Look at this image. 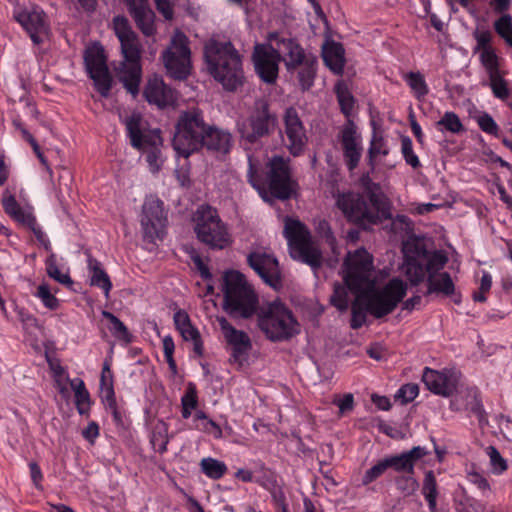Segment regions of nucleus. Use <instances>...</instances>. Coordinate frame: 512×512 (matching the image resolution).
Here are the masks:
<instances>
[{
	"label": "nucleus",
	"instance_id": "obj_45",
	"mask_svg": "<svg viewBox=\"0 0 512 512\" xmlns=\"http://www.w3.org/2000/svg\"><path fill=\"white\" fill-rule=\"evenodd\" d=\"M402 251L405 259H425L428 253L424 243L417 238L405 241Z\"/></svg>",
	"mask_w": 512,
	"mask_h": 512
},
{
	"label": "nucleus",
	"instance_id": "obj_26",
	"mask_svg": "<svg viewBox=\"0 0 512 512\" xmlns=\"http://www.w3.org/2000/svg\"><path fill=\"white\" fill-rule=\"evenodd\" d=\"M324 65L337 76L344 72L346 64L345 49L343 45L335 41H326L321 50Z\"/></svg>",
	"mask_w": 512,
	"mask_h": 512
},
{
	"label": "nucleus",
	"instance_id": "obj_22",
	"mask_svg": "<svg viewBox=\"0 0 512 512\" xmlns=\"http://www.w3.org/2000/svg\"><path fill=\"white\" fill-rule=\"evenodd\" d=\"M143 96L148 103L154 104L159 108L173 105L176 101L175 91L166 85L163 79L157 75L147 80Z\"/></svg>",
	"mask_w": 512,
	"mask_h": 512
},
{
	"label": "nucleus",
	"instance_id": "obj_35",
	"mask_svg": "<svg viewBox=\"0 0 512 512\" xmlns=\"http://www.w3.org/2000/svg\"><path fill=\"white\" fill-rule=\"evenodd\" d=\"M344 264L347 270L360 271L364 273H372L373 259L372 256L364 249L359 248L354 254H349Z\"/></svg>",
	"mask_w": 512,
	"mask_h": 512
},
{
	"label": "nucleus",
	"instance_id": "obj_33",
	"mask_svg": "<svg viewBox=\"0 0 512 512\" xmlns=\"http://www.w3.org/2000/svg\"><path fill=\"white\" fill-rule=\"evenodd\" d=\"M367 313L371 314V309L362 292L360 295L355 296L351 303L350 327L354 330L361 328L366 322Z\"/></svg>",
	"mask_w": 512,
	"mask_h": 512
},
{
	"label": "nucleus",
	"instance_id": "obj_3",
	"mask_svg": "<svg viewBox=\"0 0 512 512\" xmlns=\"http://www.w3.org/2000/svg\"><path fill=\"white\" fill-rule=\"evenodd\" d=\"M248 161V182L263 201L271 204L275 199L284 201L294 195L296 182L292 178L289 159L281 156L272 157L267 163L265 174L258 171L250 156Z\"/></svg>",
	"mask_w": 512,
	"mask_h": 512
},
{
	"label": "nucleus",
	"instance_id": "obj_53",
	"mask_svg": "<svg viewBox=\"0 0 512 512\" xmlns=\"http://www.w3.org/2000/svg\"><path fill=\"white\" fill-rule=\"evenodd\" d=\"M47 274L55 281L63 285H72L73 281L68 273H62L56 264L55 260L51 257L47 261Z\"/></svg>",
	"mask_w": 512,
	"mask_h": 512
},
{
	"label": "nucleus",
	"instance_id": "obj_7",
	"mask_svg": "<svg viewBox=\"0 0 512 512\" xmlns=\"http://www.w3.org/2000/svg\"><path fill=\"white\" fill-rule=\"evenodd\" d=\"M258 327L272 342H283L299 333L292 311L280 301L268 303L257 313Z\"/></svg>",
	"mask_w": 512,
	"mask_h": 512
},
{
	"label": "nucleus",
	"instance_id": "obj_64",
	"mask_svg": "<svg viewBox=\"0 0 512 512\" xmlns=\"http://www.w3.org/2000/svg\"><path fill=\"white\" fill-rule=\"evenodd\" d=\"M100 388L102 401L106 404L107 408H113L117 404L113 383L109 382L106 386H101Z\"/></svg>",
	"mask_w": 512,
	"mask_h": 512
},
{
	"label": "nucleus",
	"instance_id": "obj_50",
	"mask_svg": "<svg viewBox=\"0 0 512 512\" xmlns=\"http://www.w3.org/2000/svg\"><path fill=\"white\" fill-rule=\"evenodd\" d=\"M385 459L388 468H392L396 472H404L407 474L414 473L413 464L409 461L404 452L399 455L386 457Z\"/></svg>",
	"mask_w": 512,
	"mask_h": 512
},
{
	"label": "nucleus",
	"instance_id": "obj_48",
	"mask_svg": "<svg viewBox=\"0 0 512 512\" xmlns=\"http://www.w3.org/2000/svg\"><path fill=\"white\" fill-rule=\"evenodd\" d=\"M496 33L504 39V41L512 47V18L510 15H502L494 22Z\"/></svg>",
	"mask_w": 512,
	"mask_h": 512
},
{
	"label": "nucleus",
	"instance_id": "obj_47",
	"mask_svg": "<svg viewBox=\"0 0 512 512\" xmlns=\"http://www.w3.org/2000/svg\"><path fill=\"white\" fill-rule=\"evenodd\" d=\"M476 122L479 126V128L486 134L494 136L496 138H502L500 134V127L496 123V121L493 119V117L487 113L482 112L479 116L476 118Z\"/></svg>",
	"mask_w": 512,
	"mask_h": 512
},
{
	"label": "nucleus",
	"instance_id": "obj_63",
	"mask_svg": "<svg viewBox=\"0 0 512 512\" xmlns=\"http://www.w3.org/2000/svg\"><path fill=\"white\" fill-rule=\"evenodd\" d=\"M491 285H492L491 276L485 272L481 278L479 291L473 293L474 301L485 302L486 297L484 294L490 290Z\"/></svg>",
	"mask_w": 512,
	"mask_h": 512
},
{
	"label": "nucleus",
	"instance_id": "obj_57",
	"mask_svg": "<svg viewBox=\"0 0 512 512\" xmlns=\"http://www.w3.org/2000/svg\"><path fill=\"white\" fill-rule=\"evenodd\" d=\"M418 393L419 387L417 384H404L395 394V399L405 405L413 401L418 396Z\"/></svg>",
	"mask_w": 512,
	"mask_h": 512
},
{
	"label": "nucleus",
	"instance_id": "obj_62",
	"mask_svg": "<svg viewBox=\"0 0 512 512\" xmlns=\"http://www.w3.org/2000/svg\"><path fill=\"white\" fill-rule=\"evenodd\" d=\"M482 64L490 71L492 72H498L497 71V56L492 48L484 49L482 50V53L480 55Z\"/></svg>",
	"mask_w": 512,
	"mask_h": 512
},
{
	"label": "nucleus",
	"instance_id": "obj_37",
	"mask_svg": "<svg viewBox=\"0 0 512 512\" xmlns=\"http://www.w3.org/2000/svg\"><path fill=\"white\" fill-rule=\"evenodd\" d=\"M88 266L92 272L90 279L91 285L103 289L106 298H108L109 292L112 288V283L110 281L108 274L105 272L104 269H102L100 262H98L96 259L90 258L88 260Z\"/></svg>",
	"mask_w": 512,
	"mask_h": 512
},
{
	"label": "nucleus",
	"instance_id": "obj_34",
	"mask_svg": "<svg viewBox=\"0 0 512 512\" xmlns=\"http://www.w3.org/2000/svg\"><path fill=\"white\" fill-rule=\"evenodd\" d=\"M334 92L340 106L342 114L346 121L352 120V111L355 105V98L350 92L347 84L343 80H339L334 87Z\"/></svg>",
	"mask_w": 512,
	"mask_h": 512
},
{
	"label": "nucleus",
	"instance_id": "obj_56",
	"mask_svg": "<svg viewBox=\"0 0 512 512\" xmlns=\"http://www.w3.org/2000/svg\"><path fill=\"white\" fill-rule=\"evenodd\" d=\"M36 296L41 299L44 306L50 310H56L59 306L58 299L51 293L47 284H41L37 288Z\"/></svg>",
	"mask_w": 512,
	"mask_h": 512
},
{
	"label": "nucleus",
	"instance_id": "obj_49",
	"mask_svg": "<svg viewBox=\"0 0 512 512\" xmlns=\"http://www.w3.org/2000/svg\"><path fill=\"white\" fill-rule=\"evenodd\" d=\"M388 153H389V150L386 146V142H385L384 138L381 135L374 134L370 141V146H369L368 155H367L368 160H369V165H371V166L374 165V160L377 158V156H379V155L386 156V155H388Z\"/></svg>",
	"mask_w": 512,
	"mask_h": 512
},
{
	"label": "nucleus",
	"instance_id": "obj_51",
	"mask_svg": "<svg viewBox=\"0 0 512 512\" xmlns=\"http://www.w3.org/2000/svg\"><path fill=\"white\" fill-rule=\"evenodd\" d=\"M490 86L496 98L505 100L509 97L510 92L506 81L498 74V72L490 73Z\"/></svg>",
	"mask_w": 512,
	"mask_h": 512
},
{
	"label": "nucleus",
	"instance_id": "obj_36",
	"mask_svg": "<svg viewBox=\"0 0 512 512\" xmlns=\"http://www.w3.org/2000/svg\"><path fill=\"white\" fill-rule=\"evenodd\" d=\"M70 383L71 388L75 393V405L80 415L87 414L90 410L91 400L90 394L85 387L84 381L80 378H75L70 380L67 378Z\"/></svg>",
	"mask_w": 512,
	"mask_h": 512
},
{
	"label": "nucleus",
	"instance_id": "obj_16",
	"mask_svg": "<svg viewBox=\"0 0 512 512\" xmlns=\"http://www.w3.org/2000/svg\"><path fill=\"white\" fill-rule=\"evenodd\" d=\"M225 341L231 347L232 353L230 362L242 366L247 361L252 342L249 335L243 331L236 329L225 317L218 316L216 318Z\"/></svg>",
	"mask_w": 512,
	"mask_h": 512
},
{
	"label": "nucleus",
	"instance_id": "obj_13",
	"mask_svg": "<svg viewBox=\"0 0 512 512\" xmlns=\"http://www.w3.org/2000/svg\"><path fill=\"white\" fill-rule=\"evenodd\" d=\"M342 154V160L347 170L354 172L362 159L364 146L363 137L353 120L346 121L336 136Z\"/></svg>",
	"mask_w": 512,
	"mask_h": 512
},
{
	"label": "nucleus",
	"instance_id": "obj_44",
	"mask_svg": "<svg viewBox=\"0 0 512 512\" xmlns=\"http://www.w3.org/2000/svg\"><path fill=\"white\" fill-rule=\"evenodd\" d=\"M168 428L163 421H159L155 426L151 436V444L159 453H164L167 450Z\"/></svg>",
	"mask_w": 512,
	"mask_h": 512
},
{
	"label": "nucleus",
	"instance_id": "obj_21",
	"mask_svg": "<svg viewBox=\"0 0 512 512\" xmlns=\"http://www.w3.org/2000/svg\"><path fill=\"white\" fill-rule=\"evenodd\" d=\"M275 51L283 62L288 73L294 74L295 69L304 61L311 53H306L304 48L297 40L292 38L275 37Z\"/></svg>",
	"mask_w": 512,
	"mask_h": 512
},
{
	"label": "nucleus",
	"instance_id": "obj_24",
	"mask_svg": "<svg viewBox=\"0 0 512 512\" xmlns=\"http://www.w3.org/2000/svg\"><path fill=\"white\" fill-rule=\"evenodd\" d=\"M450 407L455 411L469 410L478 418L480 424L487 423L484 407L475 388L461 391L451 400Z\"/></svg>",
	"mask_w": 512,
	"mask_h": 512
},
{
	"label": "nucleus",
	"instance_id": "obj_12",
	"mask_svg": "<svg viewBox=\"0 0 512 512\" xmlns=\"http://www.w3.org/2000/svg\"><path fill=\"white\" fill-rule=\"evenodd\" d=\"M84 64L97 92L102 97H108L112 88V76L107 66L105 50L100 43H93L86 48Z\"/></svg>",
	"mask_w": 512,
	"mask_h": 512
},
{
	"label": "nucleus",
	"instance_id": "obj_19",
	"mask_svg": "<svg viewBox=\"0 0 512 512\" xmlns=\"http://www.w3.org/2000/svg\"><path fill=\"white\" fill-rule=\"evenodd\" d=\"M247 263L270 287L279 289L282 286L279 262L273 255L251 252L247 256Z\"/></svg>",
	"mask_w": 512,
	"mask_h": 512
},
{
	"label": "nucleus",
	"instance_id": "obj_6",
	"mask_svg": "<svg viewBox=\"0 0 512 512\" xmlns=\"http://www.w3.org/2000/svg\"><path fill=\"white\" fill-rule=\"evenodd\" d=\"M336 206L342 212L344 217L351 224H377L391 220V224H411L410 220L405 215H397L394 220L393 211L388 210L384 215L381 211L376 210V207L369 202L367 197L359 192L346 191L338 193L336 196Z\"/></svg>",
	"mask_w": 512,
	"mask_h": 512
},
{
	"label": "nucleus",
	"instance_id": "obj_42",
	"mask_svg": "<svg viewBox=\"0 0 512 512\" xmlns=\"http://www.w3.org/2000/svg\"><path fill=\"white\" fill-rule=\"evenodd\" d=\"M200 466L203 473L213 480L222 478L228 470L224 462L211 457L202 459Z\"/></svg>",
	"mask_w": 512,
	"mask_h": 512
},
{
	"label": "nucleus",
	"instance_id": "obj_46",
	"mask_svg": "<svg viewBox=\"0 0 512 512\" xmlns=\"http://www.w3.org/2000/svg\"><path fill=\"white\" fill-rule=\"evenodd\" d=\"M437 126L443 127L446 131L453 134H460L465 131V127L462 124L459 116L452 112L447 111L437 122Z\"/></svg>",
	"mask_w": 512,
	"mask_h": 512
},
{
	"label": "nucleus",
	"instance_id": "obj_59",
	"mask_svg": "<svg viewBox=\"0 0 512 512\" xmlns=\"http://www.w3.org/2000/svg\"><path fill=\"white\" fill-rule=\"evenodd\" d=\"M387 469H388V465H387L386 459L384 458V459L378 461L374 466H372L370 469H368L365 472V474L362 478V483L364 485H367V484L373 482L374 480L379 478L381 475H383Z\"/></svg>",
	"mask_w": 512,
	"mask_h": 512
},
{
	"label": "nucleus",
	"instance_id": "obj_55",
	"mask_svg": "<svg viewBox=\"0 0 512 512\" xmlns=\"http://www.w3.org/2000/svg\"><path fill=\"white\" fill-rule=\"evenodd\" d=\"M330 302L340 312L346 311L349 307V298L346 288L339 285L336 286L330 298Z\"/></svg>",
	"mask_w": 512,
	"mask_h": 512
},
{
	"label": "nucleus",
	"instance_id": "obj_39",
	"mask_svg": "<svg viewBox=\"0 0 512 512\" xmlns=\"http://www.w3.org/2000/svg\"><path fill=\"white\" fill-rule=\"evenodd\" d=\"M422 494L428 502V507L431 512H437V481L432 470L425 473L422 486Z\"/></svg>",
	"mask_w": 512,
	"mask_h": 512
},
{
	"label": "nucleus",
	"instance_id": "obj_14",
	"mask_svg": "<svg viewBox=\"0 0 512 512\" xmlns=\"http://www.w3.org/2000/svg\"><path fill=\"white\" fill-rule=\"evenodd\" d=\"M276 125V115L271 113L268 103L263 102L250 116L248 126H243L240 129L241 141L244 145L256 144L263 137L269 136L275 130Z\"/></svg>",
	"mask_w": 512,
	"mask_h": 512
},
{
	"label": "nucleus",
	"instance_id": "obj_61",
	"mask_svg": "<svg viewBox=\"0 0 512 512\" xmlns=\"http://www.w3.org/2000/svg\"><path fill=\"white\" fill-rule=\"evenodd\" d=\"M487 454L490 457V463L492 465V468L497 473H503L507 470V462L506 460L501 456L500 452L495 448L494 446H489L487 448Z\"/></svg>",
	"mask_w": 512,
	"mask_h": 512
},
{
	"label": "nucleus",
	"instance_id": "obj_1",
	"mask_svg": "<svg viewBox=\"0 0 512 512\" xmlns=\"http://www.w3.org/2000/svg\"><path fill=\"white\" fill-rule=\"evenodd\" d=\"M178 157L187 159L205 148L217 157L230 153L233 138L230 132L208 125L198 109H191L179 115L172 140Z\"/></svg>",
	"mask_w": 512,
	"mask_h": 512
},
{
	"label": "nucleus",
	"instance_id": "obj_29",
	"mask_svg": "<svg viewBox=\"0 0 512 512\" xmlns=\"http://www.w3.org/2000/svg\"><path fill=\"white\" fill-rule=\"evenodd\" d=\"M1 203L5 213L17 224H34L35 217L20 206L9 189L3 192Z\"/></svg>",
	"mask_w": 512,
	"mask_h": 512
},
{
	"label": "nucleus",
	"instance_id": "obj_60",
	"mask_svg": "<svg viewBox=\"0 0 512 512\" xmlns=\"http://www.w3.org/2000/svg\"><path fill=\"white\" fill-rule=\"evenodd\" d=\"M166 226H143V239L147 243L156 244V241H162L166 235Z\"/></svg>",
	"mask_w": 512,
	"mask_h": 512
},
{
	"label": "nucleus",
	"instance_id": "obj_38",
	"mask_svg": "<svg viewBox=\"0 0 512 512\" xmlns=\"http://www.w3.org/2000/svg\"><path fill=\"white\" fill-rule=\"evenodd\" d=\"M425 259H405V274L412 285H418L422 282L428 273Z\"/></svg>",
	"mask_w": 512,
	"mask_h": 512
},
{
	"label": "nucleus",
	"instance_id": "obj_32",
	"mask_svg": "<svg viewBox=\"0 0 512 512\" xmlns=\"http://www.w3.org/2000/svg\"><path fill=\"white\" fill-rule=\"evenodd\" d=\"M371 276L372 273L347 270L344 282L347 288L357 296L370 289V287H375L374 282L371 280Z\"/></svg>",
	"mask_w": 512,
	"mask_h": 512
},
{
	"label": "nucleus",
	"instance_id": "obj_17",
	"mask_svg": "<svg viewBox=\"0 0 512 512\" xmlns=\"http://www.w3.org/2000/svg\"><path fill=\"white\" fill-rule=\"evenodd\" d=\"M254 69L262 82L273 85L279 75L280 58L272 44H257L252 54Z\"/></svg>",
	"mask_w": 512,
	"mask_h": 512
},
{
	"label": "nucleus",
	"instance_id": "obj_28",
	"mask_svg": "<svg viewBox=\"0 0 512 512\" xmlns=\"http://www.w3.org/2000/svg\"><path fill=\"white\" fill-rule=\"evenodd\" d=\"M167 221V211L164 203L155 195L146 196L142 205L140 224H164Z\"/></svg>",
	"mask_w": 512,
	"mask_h": 512
},
{
	"label": "nucleus",
	"instance_id": "obj_10",
	"mask_svg": "<svg viewBox=\"0 0 512 512\" xmlns=\"http://www.w3.org/2000/svg\"><path fill=\"white\" fill-rule=\"evenodd\" d=\"M161 59L167 75L175 80H185L191 73V50L189 40L183 33H176Z\"/></svg>",
	"mask_w": 512,
	"mask_h": 512
},
{
	"label": "nucleus",
	"instance_id": "obj_27",
	"mask_svg": "<svg viewBox=\"0 0 512 512\" xmlns=\"http://www.w3.org/2000/svg\"><path fill=\"white\" fill-rule=\"evenodd\" d=\"M124 124L126 136L129 138L130 145L133 148L142 150L146 146L153 145L151 137L143 132L142 117L140 115L133 114L127 117Z\"/></svg>",
	"mask_w": 512,
	"mask_h": 512
},
{
	"label": "nucleus",
	"instance_id": "obj_8",
	"mask_svg": "<svg viewBox=\"0 0 512 512\" xmlns=\"http://www.w3.org/2000/svg\"><path fill=\"white\" fill-rule=\"evenodd\" d=\"M289 255L293 260L318 270L323 265V253L318 240L312 236L307 226H284Z\"/></svg>",
	"mask_w": 512,
	"mask_h": 512
},
{
	"label": "nucleus",
	"instance_id": "obj_5",
	"mask_svg": "<svg viewBox=\"0 0 512 512\" xmlns=\"http://www.w3.org/2000/svg\"><path fill=\"white\" fill-rule=\"evenodd\" d=\"M222 309L233 320L251 319L259 311V299L244 274L227 270L221 278Z\"/></svg>",
	"mask_w": 512,
	"mask_h": 512
},
{
	"label": "nucleus",
	"instance_id": "obj_54",
	"mask_svg": "<svg viewBox=\"0 0 512 512\" xmlns=\"http://www.w3.org/2000/svg\"><path fill=\"white\" fill-rule=\"evenodd\" d=\"M395 482L397 489L400 490L405 496L414 494L419 487L417 480L412 476V474L399 476L396 478Z\"/></svg>",
	"mask_w": 512,
	"mask_h": 512
},
{
	"label": "nucleus",
	"instance_id": "obj_41",
	"mask_svg": "<svg viewBox=\"0 0 512 512\" xmlns=\"http://www.w3.org/2000/svg\"><path fill=\"white\" fill-rule=\"evenodd\" d=\"M193 224H222L217 210L208 205H200L192 215Z\"/></svg>",
	"mask_w": 512,
	"mask_h": 512
},
{
	"label": "nucleus",
	"instance_id": "obj_43",
	"mask_svg": "<svg viewBox=\"0 0 512 512\" xmlns=\"http://www.w3.org/2000/svg\"><path fill=\"white\" fill-rule=\"evenodd\" d=\"M102 315L104 318L111 322V331L118 340L123 341L126 344L132 342V335L129 333L125 324L118 317L109 311H103Z\"/></svg>",
	"mask_w": 512,
	"mask_h": 512
},
{
	"label": "nucleus",
	"instance_id": "obj_23",
	"mask_svg": "<svg viewBox=\"0 0 512 512\" xmlns=\"http://www.w3.org/2000/svg\"><path fill=\"white\" fill-rule=\"evenodd\" d=\"M197 239L210 249H225L233 242L226 226H194Z\"/></svg>",
	"mask_w": 512,
	"mask_h": 512
},
{
	"label": "nucleus",
	"instance_id": "obj_52",
	"mask_svg": "<svg viewBox=\"0 0 512 512\" xmlns=\"http://www.w3.org/2000/svg\"><path fill=\"white\" fill-rule=\"evenodd\" d=\"M401 152L406 163L411 167L418 168L421 165L418 156L413 150V142L410 137H401Z\"/></svg>",
	"mask_w": 512,
	"mask_h": 512
},
{
	"label": "nucleus",
	"instance_id": "obj_31",
	"mask_svg": "<svg viewBox=\"0 0 512 512\" xmlns=\"http://www.w3.org/2000/svg\"><path fill=\"white\" fill-rule=\"evenodd\" d=\"M427 291L425 295L431 294H442L444 296H450L455 291V285L448 272H442L438 274H429L427 278Z\"/></svg>",
	"mask_w": 512,
	"mask_h": 512
},
{
	"label": "nucleus",
	"instance_id": "obj_40",
	"mask_svg": "<svg viewBox=\"0 0 512 512\" xmlns=\"http://www.w3.org/2000/svg\"><path fill=\"white\" fill-rule=\"evenodd\" d=\"M404 79L407 85L411 88L414 96L417 99L424 98L429 93V87L425 81L424 76L420 72H408Z\"/></svg>",
	"mask_w": 512,
	"mask_h": 512
},
{
	"label": "nucleus",
	"instance_id": "obj_30",
	"mask_svg": "<svg viewBox=\"0 0 512 512\" xmlns=\"http://www.w3.org/2000/svg\"><path fill=\"white\" fill-rule=\"evenodd\" d=\"M318 71V59L310 54L302 63L297 66L294 73L302 91H308L314 85Z\"/></svg>",
	"mask_w": 512,
	"mask_h": 512
},
{
	"label": "nucleus",
	"instance_id": "obj_20",
	"mask_svg": "<svg viewBox=\"0 0 512 512\" xmlns=\"http://www.w3.org/2000/svg\"><path fill=\"white\" fill-rule=\"evenodd\" d=\"M134 20L137 28L146 37L156 34L155 13L151 9L149 0H121Z\"/></svg>",
	"mask_w": 512,
	"mask_h": 512
},
{
	"label": "nucleus",
	"instance_id": "obj_15",
	"mask_svg": "<svg viewBox=\"0 0 512 512\" xmlns=\"http://www.w3.org/2000/svg\"><path fill=\"white\" fill-rule=\"evenodd\" d=\"M284 141L289 153L298 157L302 155L308 143L307 130L295 108L289 107L283 116Z\"/></svg>",
	"mask_w": 512,
	"mask_h": 512
},
{
	"label": "nucleus",
	"instance_id": "obj_18",
	"mask_svg": "<svg viewBox=\"0 0 512 512\" xmlns=\"http://www.w3.org/2000/svg\"><path fill=\"white\" fill-rule=\"evenodd\" d=\"M461 373L452 369H443L442 371L433 370L426 367L423 371L422 381L426 388L434 394L449 397L452 394L459 393Z\"/></svg>",
	"mask_w": 512,
	"mask_h": 512
},
{
	"label": "nucleus",
	"instance_id": "obj_4",
	"mask_svg": "<svg viewBox=\"0 0 512 512\" xmlns=\"http://www.w3.org/2000/svg\"><path fill=\"white\" fill-rule=\"evenodd\" d=\"M113 30L120 42L124 58L117 69V75L126 91L135 97L139 93L142 79L139 39L125 16L118 15L113 18Z\"/></svg>",
	"mask_w": 512,
	"mask_h": 512
},
{
	"label": "nucleus",
	"instance_id": "obj_9",
	"mask_svg": "<svg viewBox=\"0 0 512 512\" xmlns=\"http://www.w3.org/2000/svg\"><path fill=\"white\" fill-rule=\"evenodd\" d=\"M406 291V283L399 278H393L384 287H370L363 293L369 303L371 315L379 319L394 311L405 297Z\"/></svg>",
	"mask_w": 512,
	"mask_h": 512
},
{
	"label": "nucleus",
	"instance_id": "obj_58",
	"mask_svg": "<svg viewBox=\"0 0 512 512\" xmlns=\"http://www.w3.org/2000/svg\"><path fill=\"white\" fill-rule=\"evenodd\" d=\"M447 260V257L440 252H435L432 255L428 252L427 256H425L424 262L426 264V269H428V273L434 274L444 267Z\"/></svg>",
	"mask_w": 512,
	"mask_h": 512
},
{
	"label": "nucleus",
	"instance_id": "obj_2",
	"mask_svg": "<svg viewBox=\"0 0 512 512\" xmlns=\"http://www.w3.org/2000/svg\"><path fill=\"white\" fill-rule=\"evenodd\" d=\"M208 73L224 90L234 92L245 81L243 57L230 41L208 40L204 45Z\"/></svg>",
	"mask_w": 512,
	"mask_h": 512
},
{
	"label": "nucleus",
	"instance_id": "obj_11",
	"mask_svg": "<svg viewBox=\"0 0 512 512\" xmlns=\"http://www.w3.org/2000/svg\"><path fill=\"white\" fill-rule=\"evenodd\" d=\"M13 19L26 32L34 45L39 46L49 39L51 34L49 18L39 6L15 8Z\"/></svg>",
	"mask_w": 512,
	"mask_h": 512
},
{
	"label": "nucleus",
	"instance_id": "obj_25",
	"mask_svg": "<svg viewBox=\"0 0 512 512\" xmlns=\"http://www.w3.org/2000/svg\"><path fill=\"white\" fill-rule=\"evenodd\" d=\"M360 185L363 188V193L361 194L367 197L369 202L376 207V210L382 212V215H384L388 210L393 211L390 199L382 191L381 186L371 179L369 174L361 176Z\"/></svg>",
	"mask_w": 512,
	"mask_h": 512
}]
</instances>
